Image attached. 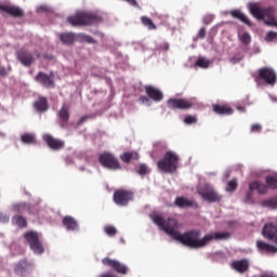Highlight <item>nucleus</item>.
I'll use <instances>...</instances> for the list:
<instances>
[{"instance_id":"obj_6","label":"nucleus","mask_w":277,"mask_h":277,"mask_svg":"<svg viewBox=\"0 0 277 277\" xmlns=\"http://www.w3.org/2000/svg\"><path fill=\"white\" fill-rule=\"evenodd\" d=\"M25 239L28 241L35 254H42V252H44V248L40 243L38 233L28 232L27 234H25Z\"/></svg>"},{"instance_id":"obj_30","label":"nucleus","mask_w":277,"mask_h":277,"mask_svg":"<svg viewBox=\"0 0 277 277\" xmlns=\"http://www.w3.org/2000/svg\"><path fill=\"white\" fill-rule=\"evenodd\" d=\"M266 185L271 188V189H276L277 188V174L274 176H268L266 177Z\"/></svg>"},{"instance_id":"obj_10","label":"nucleus","mask_w":277,"mask_h":277,"mask_svg":"<svg viewBox=\"0 0 277 277\" xmlns=\"http://www.w3.org/2000/svg\"><path fill=\"white\" fill-rule=\"evenodd\" d=\"M114 200L119 207H124L127 202L133 200V194L127 190H117L114 195Z\"/></svg>"},{"instance_id":"obj_43","label":"nucleus","mask_w":277,"mask_h":277,"mask_svg":"<svg viewBox=\"0 0 277 277\" xmlns=\"http://www.w3.org/2000/svg\"><path fill=\"white\" fill-rule=\"evenodd\" d=\"M252 133H259L261 131V124L256 123L251 127Z\"/></svg>"},{"instance_id":"obj_18","label":"nucleus","mask_w":277,"mask_h":277,"mask_svg":"<svg viewBox=\"0 0 277 277\" xmlns=\"http://www.w3.org/2000/svg\"><path fill=\"white\" fill-rule=\"evenodd\" d=\"M146 92L153 101H161V98H163V93L154 87H146Z\"/></svg>"},{"instance_id":"obj_31","label":"nucleus","mask_w":277,"mask_h":277,"mask_svg":"<svg viewBox=\"0 0 277 277\" xmlns=\"http://www.w3.org/2000/svg\"><path fill=\"white\" fill-rule=\"evenodd\" d=\"M211 62H209V60L205 57H199L196 62V66H198L199 68H209Z\"/></svg>"},{"instance_id":"obj_11","label":"nucleus","mask_w":277,"mask_h":277,"mask_svg":"<svg viewBox=\"0 0 277 277\" xmlns=\"http://www.w3.org/2000/svg\"><path fill=\"white\" fill-rule=\"evenodd\" d=\"M263 237L265 239H268L269 241H273L274 243H277V226L269 223L266 224L262 230Z\"/></svg>"},{"instance_id":"obj_48","label":"nucleus","mask_w":277,"mask_h":277,"mask_svg":"<svg viewBox=\"0 0 277 277\" xmlns=\"http://www.w3.org/2000/svg\"><path fill=\"white\" fill-rule=\"evenodd\" d=\"M100 277H114V275L109 274V273H106L104 275H101Z\"/></svg>"},{"instance_id":"obj_41","label":"nucleus","mask_w":277,"mask_h":277,"mask_svg":"<svg viewBox=\"0 0 277 277\" xmlns=\"http://www.w3.org/2000/svg\"><path fill=\"white\" fill-rule=\"evenodd\" d=\"M137 174H141V176L148 174V167H146V164H141L140 169L137 170Z\"/></svg>"},{"instance_id":"obj_24","label":"nucleus","mask_w":277,"mask_h":277,"mask_svg":"<svg viewBox=\"0 0 277 277\" xmlns=\"http://www.w3.org/2000/svg\"><path fill=\"white\" fill-rule=\"evenodd\" d=\"M63 224L66 226L67 230H75L77 229V221L71 216H65L63 219Z\"/></svg>"},{"instance_id":"obj_35","label":"nucleus","mask_w":277,"mask_h":277,"mask_svg":"<svg viewBox=\"0 0 277 277\" xmlns=\"http://www.w3.org/2000/svg\"><path fill=\"white\" fill-rule=\"evenodd\" d=\"M266 42H277V32L276 31H269L265 36Z\"/></svg>"},{"instance_id":"obj_53","label":"nucleus","mask_w":277,"mask_h":277,"mask_svg":"<svg viewBox=\"0 0 277 277\" xmlns=\"http://www.w3.org/2000/svg\"><path fill=\"white\" fill-rule=\"evenodd\" d=\"M166 49H168V44H166Z\"/></svg>"},{"instance_id":"obj_2","label":"nucleus","mask_w":277,"mask_h":277,"mask_svg":"<svg viewBox=\"0 0 277 277\" xmlns=\"http://www.w3.org/2000/svg\"><path fill=\"white\" fill-rule=\"evenodd\" d=\"M250 14L258 21H263L268 27H277L276 9L274 6L263 9L259 2H249L247 5Z\"/></svg>"},{"instance_id":"obj_8","label":"nucleus","mask_w":277,"mask_h":277,"mask_svg":"<svg viewBox=\"0 0 277 277\" xmlns=\"http://www.w3.org/2000/svg\"><path fill=\"white\" fill-rule=\"evenodd\" d=\"M100 163H102L104 168H109L110 170H120V163L111 154H102L100 156Z\"/></svg>"},{"instance_id":"obj_12","label":"nucleus","mask_w":277,"mask_h":277,"mask_svg":"<svg viewBox=\"0 0 277 277\" xmlns=\"http://www.w3.org/2000/svg\"><path fill=\"white\" fill-rule=\"evenodd\" d=\"M44 142L52 148V150H60L64 148V142L57 138H53V136L45 134L43 135Z\"/></svg>"},{"instance_id":"obj_3","label":"nucleus","mask_w":277,"mask_h":277,"mask_svg":"<svg viewBox=\"0 0 277 277\" xmlns=\"http://www.w3.org/2000/svg\"><path fill=\"white\" fill-rule=\"evenodd\" d=\"M98 21H101V17H98V15L85 12H79L76 14V16H71L68 18V23L74 26L94 25L95 23H98Z\"/></svg>"},{"instance_id":"obj_20","label":"nucleus","mask_w":277,"mask_h":277,"mask_svg":"<svg viewBox=\"0 0 277 277\" xmlns=\"http://www.w3.org/2000/svg\"><path fill=\"white\" fill-rule=\"evenodd\" d=\"M213 111H215V114H220L221 116H230V114H233V108L228 106L213 105Z\"/></svg>"},{"instance_id":"obj_46","label":"nucleus","mask_w":277,"mask_h":277,"mask_svg":"<svg viewBox=\"0 0 277 277\" xmlns=\"http://www.w3.org/2000/svg\"><path fill=\"white\" fill-rule=\"evenodd\" d=\"M2 215H3V214H0V222L5 223V222H9V221H10V217H8V216L1 217Z\"/></svg>"},{"instance_id":"obj_29","label":"nucleus","mask_w":277,"mask_h":277,"mask_svg":"<svg viewBox=\"0 0 277 277\" xmlns=\"http://www.w3.org/2000/svg\"><path fill=\"white\" fill-rule=\"evenodd\" d=\"M238 38L242 44H250L252 42V37L250 36L249 32H242L238 35Z\"/></svg>"},{"instance_id":"obj_25","label":"nucleus","mask_w":277,"mask_h":277,"mask_svg":"<svg viewBox=\"0 0 277 277\" xmlns=\"http://www.w3.org/2000/svg\"><path fill=\"white\" fill-rule=\"evenodd\" d=\"M34 107L37 111H47V109H49V106L47 105V98H39L37 102H35Z\"/></svg>"},{"instance_id":"obj_5","label":"nucleus","mask_w":277,"mask_h":277,"mask_svg":"<svg viewBox=\"0 0 277 277\" xmlns=\"http://www.w3.org/2000/svg\"><path fill=\"white\" fill-rule=\"evenodd\" d=\"M197 193L203 200H207L208 202H220L222 200V196L213 189V186L209 184H205L203 186L197 187Z\"/></svg>"},{"instance_id":"obj_34","label":"nucleus","mask_w":277,"mask_h":277,"mask_svg":"<svg viewBox=\"0 0 277 277\" xmlns=\"http://www.w3.org/2000/svg\"><path fill=\"white\" fill-rule=\"evenodd\" d=\"M13 224L18 226L19 228H23V227L27 226V221L24 217L17 216V217L13 219Z\"/></svg>"},{"instance_id":"obj_13","label":"nucleus","mask_w":277,"mask_h":277,"mask_svg":"<svg viewBox=\"0 0 277 277\" xmlns=\"http://www.w3.org/2000/svg\"><path fill=\"white\" fill-rule=\"evenodd\" d=\"M103 264L108 265L109 267L115 269V272H118L119 274H127V267L124 266V264H121L118 261L110 260V259H104Z\"/></svg>"},{"instance_id":"obj_50","label":"nucleus","mask_w":277,"mask_h":277,"mask_svg":"<svg viewBox=\"0 0 277 277\" xmlns=\"http://www.w3.org/2000/svg\"><path fill=\"white\" fill-rule=\"evenodd\" d=\"M233 64H237V60L233 58L232 60Z\"/></svg>"},{"instance_id":"obj_42","label":"nucleus","mask_w":277,"mask_h":277,"mask_svg":"<svg viewBox=\"0 0 277 277\" xmlns=\"http://www.w3.org/2000/svg\"><path fill=\"white\" fill-rule=\"evenodd\" d=\"M184 122H185V124H194V123H196V117H194V116H187V117L184 119Z\"/></svg>"},{"instance_id":"obj_9","label":"nucleus","mask_w":277,"mask_h":277,"mask_svg":"<svg viewBox=\"0 0 277 277\" xmlns=\"http://www.w3.org/2000/svg\"><path fill=\"white\" fill-rule=\"evenodd\" d=\"M168 107H170V109H192V107H194V103L183 98H171L168 101Z\"/></svg>"},{"instance_id":"obj_28","label":"nucleus","mask_w":277,"mask_h":277,"mask_svg":"<svg viewBox=\"0 0 277 277\" xmlns=\"http://www.w3.org/2000/svg\"><path fill=\"white\" fill-rule=\"evenodd\" d=\"M262 207H266V209H277V197L262 201Z\"/></svg>"},{"instance_id":"obj_51","label":"nucleus","mask_w":277,"mask_h":277,"mask_svg":"<svg viewBox=\"0 0 277 277\" xmlns=\"http://www.w3.org/2000/svg\"><path fill=\"white\" fill-rule=\"evenodd\" d=\"M238 110H239V111H243V108H241V107H238Z\"/></svg>"},{"instance_id":"obj_40","label":"nucleus","mask_w":277,"mask_h":277,"mask_svg":"<svg viewBox=\"0 0 277 277\" xmlns=\"http://www.w3.org/2000/svg\"><path fill=\"white\" fill-rule=\"evenodd\" d=\"M28 265L29 264L25 261L19 262L16 266V272H23V269H27Z\"/></svg>"},{"instance_id":"obj_49","label":"nucleus","mask_w":277,"mask_h":277,"mask_svg":"<svg viewBox=\"0 0 277 277\" xmlns=\"http://www.w3.org/2000/svg\"><path fill=\"white\" fill-rule=\"evenodd\" d=\"M21 209H23V205L15 206V210L21 211Z\"/></svg>"},{"instance_id":"obj_21","label":"nucleus","mask_w":277,"mask_h":277,"mask_svg":"<svg viewBox=\"0 0 277 277\" xmlns=\"http://www.w3.org/2000/svg\"><path fill=\"white\" fill-rule=\"evenodd\" d=\"M175 205L177 207H181V208H187V207H198L197 203H195L194 201L185 198V197H179L176 198L175 200Z\"/></svg>"},{"instance_id":"obj_39","label":"nucleus","mask_w":277,"mask_h":277,"mask_svg":"<svg viewBox=\"0 0 277 277\" xmlns=\"http://www.w3.org/2000/svg\"><path fill=\"white\" fill-rule=\"evenodd\" d=\"M106 235H109V236H114L116 235L117 230H116V227L111 226V225H108L104 228Z\"/></svg>"},{"instance_id":"obj_32","label":"nucleus","mask_w":277,"mask_h":277,"mask_svg":"<svg viewBox=\"0 0 277 277\" xmlns=\"http://www.w3.org/2000/svg\"><path fill=\"white\" fill-rule=\"evenodd\" d=\"M22 142L24 144H36V136L34 134H23Z\"/></svg>"},{"instance_id":"obj_19","label":"nucleus","mask_w":277,"mask_h":277,"mask_svg":"<svg viewBox=\"0 0 277 277\" xmlns=\"http://www.w3.org/2000/svg\"><path fill=\"white\" fill-rule=\"evenodd\" d=\"M230 14L234 18H238V21H241V23L249 25V27L252 25L250 19H248V16H246V14H243L240 10L230 11Z\"/></svg>"},{"instance_id":"obj_16","label":"nucleus","mask_w":277,"mask_h":277,"mask_svg":"<svg viewBox=\"0 0 277 277\" xmlns=\"http://www.w3.org/2000/svg\"><path fill=\"white\" fill-rule=\"evenodd\" d=\"M36 81L44 85V88H53V78L43 72H39L36 77Z\"/></svg>"},{"instance_id":"obj_33","label":"nucleus","mask_w":277,"mask_h":277,"mask_svg":"<svg viewBox=\"0 0 277 277\" xmlns=\"http://www.w3.org/2000/svg\"><path fill=\"white\" fill-rule=\"evenodd\" d=\"M60 118L61 120H63L64 122H68V107L67 106H63L61 111H60Z\"/></svg>"},{"instance_id":"obj_4","label":"nucleus","mask_w":277,"mask_h":277,"mask_svg":"<svg viewBox=\"0 0 277 277\" xmlns=\"http://www.w3.org/2000/svg\"><path fill=\"white\" fill-rule=\"evenodd\" d=\"M158 168L161 172H176V168H179V156L172 151H168L164 159L158 162Z\"/></svg>"},{"instance_id":"obj_23","label":"nucleus","mask_w":277,"mask_h":277,"mask_svg":"<svg viewBox=\"0 0 277 277\" xmlns=\"http://www.w3.org/2000/svg\"><path fill=\"white\" fill-rule=\"evenodd\" d=\"M17 57L24 66H29L34 62V57H31V54H27L24 52L18 53Z\"/></svg>"},{"instance_id":"obj_52","label":"nucleus","mask_w":277,"mask_h":277,"mask_svg":"<svg viewBox=\"0 0 277 277\" xmlns=\"http://www.w3.org/2000/svg\"><path fill=\"white\" fill-rule=\"evenodd\" d=\"M225 176H226V179H228L229 174H228V173H225Z\"/></svg>"},{"instance_id":"obj_26","label":"nucleus","mask_w":277,"mask_h":277,"mask_svg":"<svg viewBox=\"0 0 277 277\" xmlns=\"http://www.w3.org/2000/svg\"><path fill=\"white\" fill-rule=\"evenodd\" d=\"M251 190L256 189L259 192V194H266L267 192V186H265L264 184H261L259 182H253L249 185Z\"/></svg>"},{"instance_id":"obj_7","label":"nucleus","mask_w":277,"mask_h":277,"mask_svg":"<svg viewBox=\"0 0 277 277\" xmlns=\"http://www.w3.org/2000/svg\"><path fill=\"white\" fill-rule=\"evenodd\" d=\"M261 79L267 83V85H274V83H276V72L272 68H261L259 70V77L255 78L256 83H259Z\"/></svg>"},{"instance_id":"obj_37","label":"nucleus","mask_w":277,"mask_h":277,"mask_svg":"<svg viewBox=\"0 0 277 277\" xmlns=\"http://www.w3.org/2000/svg\"><path fill=\"white\" fill-rule=\"evenodd\" d=\"M79 38L82 42H89L90 44H92L94 42V39H92V37L85 35V34H80Z\"/></svg>"},{"instance_id":"obj_45","label":"nucleus","mask_w":277,"mask_h":277,"mask_svg":"<svg viewBox=\"0 0 277 277\" xmlns=\"http://www.w3.org/2000/svg\"><path fill=\"white\" fill-rule=\"evenodd\" d=\"M206 34H207V30H205V28H201V29L199 30L198 36H199V38H203V37L206 36Z\"/></svg>"},{"instance_id":"obj_36","label":"nucleus","mask_w":277,"mask_h":277,"mask_svg":"<svg viewBox=\"0 0 277 277\" xmlns=\"http://www.w3.org/2000/svg\"><path fill=\"white\" fill-rule=\"evenodd\" d=\"M142 23H143V25H145V27H148V29H156L155 24L148 17H142Z\"/></svg>"},{"instance_id":"obj_47","label":"nucleus","mask_w":277,"mask_h":277,"mask_svg":"<svg viewBox=\"0 0 277 277\" xmlns=\"http://www.w3.org/2000/svg\"><path fill=\"white\" fill-rule=\"evenodd\" d=\"M40 8V10H43V11H49V6H47V5H41V6H39Z\"/></svg>"},{"instance_id":"obj_27","label":"nucleus","mask_w":277,"mask_h":277,"mask_svg":"<svg viewBox=\"0 0 277 277\" xmlns=\"http://www.w3.org/2000/svg\"><path fill=\"white\" fill-rule=\"evenodd\" d=\"M60 38L64 44H72L75 42V35L71 32L63 34Z\"/></svg>"},{"instance_id":"obj_15","label":"nucleus","mask_w":277,"mask_h":277,"mask_svg":"<svg viewBox=\"0 0 277 277\" xmlns=\"http://www.w3.org/2000/svg\"><path fill=\"white\" fill-rule=\"evenodd\" d=\"M256 248L260 252H267L268 254H276L277 248L264 241L258 240Z\"/></svg>"},{"instance_id":"obj_1","label":"nucleus","mask_w":277,"mask_h":277,"mask_svg":"<svg viewBox=\"0 0 277 277\" xmlns=\"http://www.w3.org/2000/svg\"><path fill=\"white\" fill-rule=\"evenodd\" d=\"M151 219L161 230H164V233L169 235V237L183 243V246H188V248H205L210 241H220L230 237V234L228 233H212L206 235L203 238H200V233L198 232L180 234L179 228L181 225L176 220L169 219L166 221L163 220V216L159 214H155Z\"/></svg>"},{"instance_id":"obj_22","label":"nucleus","mask_w":277,"mask_h":277,"mask_svg":"<svg viewBox=\"0 0 277 277\" xmlns=\"http://www.w3.org/2000/svg\"><path fill=\"white\" fill-rule=\"evenodd\" d=\"M120 159L123 163H129L130 161H133V159H140V154H137V151L123 153L120 156Z\"/></svg>"},{"instance_id":"obj_17","label":"nucleus","mask_w":277,"mask_h":277,"mask_svg":"<svg viewBox=\"0 0 277 277\" xmlns=\"http://www.w3.org/2000/svg\"><path fill=\"white\" fill-rule=\"evenodd\" d=\"M233 269L243 274V272H248V267H250V262L248 260L235 261L232 263Z\"/></svg>"},{"instance_id":"obj_38","label":"nucleus","mask_w":277,"mask_h":277,"mask_svg":"<svg viewBox=\"0 0 277 277\" xmlns=\"http://www.w3.org/2000/svg\"><path fill=\"white\" fill-rule=\"evenodd\" d=\"M235 189H237V181L233 180V181L228 182L226 192H235Z\"/></svg>"},{"instance_id":"obj_44","label":"nucleus","mask_w":277,"mask_h":277,"mask_svg":"<svg viewBox=\"0 0 277 277\" xmlns=\"http://www.w3.org/2000/svg\"><path fill=\"white\" fill-rule=\"evenodd\" d=\"M138 101H140V103H142V105H150L148 97L142 96V97H140Z\"/></svg>"},{"instance_id":"obj_14","label":"nucleus","mask_w":277,"mask_h":277,"mask_svg":"<svg viewBox=\"0 0 277 277\" xmlns=\"http://www.w3.org/2000/svg\"><path fill=\"white\" fill-rule=\"evenodd\" d=\"M0 11L11 14V16H23V10L8 3H0Z\"/></svg>"}]
</instances>
